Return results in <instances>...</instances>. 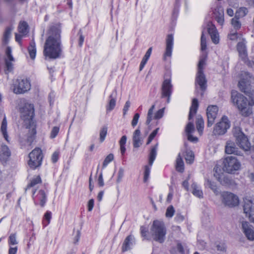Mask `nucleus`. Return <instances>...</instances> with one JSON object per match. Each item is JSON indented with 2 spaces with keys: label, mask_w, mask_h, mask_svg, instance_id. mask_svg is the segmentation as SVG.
Instances as JSON below:
<instances>
[{
  "label": "nucleus",
  "mask_w": 254,
  "mask_h": 254,
  "mask_svg": "<svg viewBox=\"0 0 254 254\" xmlns=\"http://www.w3.org/2000/svg\"><path fill=\"white\" fill-rule=\"evenodd\" d=\"M243 206L244 213L249 218L250 221L254 223V199L246 198Z\"/></svg>",
  "instance_id": "nucleus-13"
},
{
  "label": "nucleus",
  "mask_w": 254,
  "mask_h": 254,
  "mask_svg": "<svg viewBox=\"0 0 254 254\" xmlns=\"http://www.w3.org/2000/svg\"><path fill=\"white\" fill-rule=\"evenodd\" d=\"M196 128L199 132H201L204 127V120L201 115H198L196 121Z\"/></svg>",
  "instance_id": "nucleus-35"
},
{
  "label": "nucleus",
  "mask_w": 254,
  "mask_h": 254,
  "mask_svg": "<svg viewBox=\"0 0 254 254\" xmlns=\"http://www.w3.org/2000/svg\"><path fill=\"white\" fill-rule=\"evenodd\" d=\"M19 32L22 35H26L28 32V25L25 21L20 22L18 26Z\"/></svg>",
  "instance_id": "nucleus-32"
},
{
  "label": "nucleus",
  "mask_w": 254,
  "mask_h": 254,
  "mask_svg": "<svg viewBox=\"0 0 254 254\" xmlns=\"http://www.w3.org/2000/svg\"><path fill=\"white\" fill-rule=\"evenodd\" d=\"M58 159H59V154L58 153L56 152H55L52 156V162L54 163H56L58 160Z\"/></svg>",
  "instance_id": "nucleus-64"
},
{
  "label": "nucleus",
  "mask_w": 254,
  "mask_h": 254,
  "mask_svg": "<svg viewBox=\"0 0 254 254\" xmlns=\"http://www.w3.org/2000/svg\"><path fill=\"white\" fill-rule=\"evenodd\" d=\"M184 220V217L180 213H177L175 217V221L177 223H180Z\"/></svg>",
  "instance_id": "nucleus-58"
},
{
  "label": "nucleus",
  "mask_w": 254,
  "mask_h": 254,
  "mask_svg": "<svg viewBox=\"0 0 254 254\" xmlns=\"http://www.w3.org/2000/svg\"><path fill=\"white\" fill-rule=\"evenodd\" d=\"M228 38L231 41H236L238 38V33L236 32H231L228 35Z\"/></svg>",
  "instance_id": "nucleus-54"
},
{
  "label": "nucleus",
  "mask_w": 254,
  "mask_h": 254,
  "mask_svg": "<svg viewBox=\"0 0 254 254\" xmlns=\"http://www.w3.org/2000/svg\"><path fill=\"white\" fill-rule=\"evenodd\" d=\"M150 172V167L147 165L145 166L144 173V178H143L144 182L146 183L148 181L149 177Z\"/></svg>",
  "instance_id": "nucleus-48"
},
{
  "label": "nucleus",
  "mask_w": 254,
  "mask_h": 254,
  "mask_svg": "<svg viewBox=\"0 0 254 254\" xmlns=\"http://www.w3.org/2000/svg\"><path fill=\"white\" fill-rule=\"evenodd\" d=\"M187 136H188V139L190 141L192 142H197V141H198L197 137H196L195 136H193L191 134H187Z\"/></svg>",
  "instance_id": "nucleus-62"
},
{
  "label": "nucleus",
  "mask_w": 254,
  "mask_h": 254,
  "mask_svg": "<svg viewBox=\"0 0 254 254\" xmlns=\"http://www.w3.org/2000/svg\"><path fill=\"white\" fill-rule=\"evenodd\" d=\"M198 107V101L197 99L193 98L190 110L189 120L190 121L196 113Z\"/></svg>",
  "instance_id": "nucleus-25"
},
{
  "label": "nucleus",
  "mask_w": 254,
  "mask_h": 254,
  "mask_svg": "<svg viewBox=\"0 0 254 254\" xmlns=\"http://www.w3.org/2000/svg\"><path fill=\"white\" fill-rule=\"evenodd\" d=\"M231 102L240 111L243 116L248 117L252 113L248 106L254 105V99L252 96H231Z\"/></svg>",
  "instance_id": "nucleus-3"
},
{
  "label": "nucleus",
  "mask_w": 254,
  "mask_h": 254,
  "mask_svg": "<svg viewBox=\"0 0 254 254\" xmlns=\"http://www.w3.org/2000/svg\"><path fill=\"white\" fill-rule=\"evenodd\" d=\"M28 51L31 59L34 60L35 58L36 55V44L34 40H32L30 42L28 48Z\"/></svg>",
  "instance_id": "nucleus-27"
},
{
  "label": "nucleus",
  "mask_w": 254,
  "mask_h": 254,
  "mask_svg": "<svg viewBox=\"0 0 254 254\" xmlns=\"http://www.w3.org/2000/svg\"><path fill=\"white\" fill-rule=\"evenodd\" d=\"M175 209L173 205H170L166 209L165 215L167 218H172L175 213Z\"/></svg>",
  "instance_id": "nucleus-42"
},
{
  "label": "nucleus",
  "mask_w": 254,
  "mask_h": 254,
  "mask_svg": "<svg viewBox=\"0 0 254 254\" xmlns=\"http://www.w3.org/2000/svg\"><path fill=\"white\" fill-rule=\"evenodd\" d=\"M158 144L155 145L151 149L149 157V165L151 166L153 163L155 159L156 155H157V149Z\"/></svg>",
  "instance_id": "nucleus-28"
},
{
  "label": "nucleus",
  "mask_w": 254,
  "mask_h": 254,
  "mask_svg": "<svg viewBox=\"0 0 254 254\" xmlns=\"http://www.w3.org/2000/svg\"><path fill=\"white\" fill-rule=\"evenodd\" d=\"M185 131L187 134H191L194 131V127L192 122H190L187 125Z\"/></svg>",
  "instance_id": "nucleus-41"
},
{
  "label": "nucleus",
  "mask_w": 254,
  "mask_h": 254,
  "mask_svg": "<svg viewBox=\"0 0 254 254\" xmlns=\"http://www.w3.org/2000/svg\"><path fill=\"white\" fill-rule=\"evenodd\" d=\"M14 62L15 59L12 55L11 48L9 46L7 47L5 50V57L4 58L5 73L6 74L13 70V63Z\"/></svg>",
  "instance_id": "nucleus-15"
},
{
  "label": "nucleus",
  "mask_w": 254,
  "mask_h": 254,
  "mask_svg": "<svg viewBox=\"0 0 254 254\" xmlns=\"http://www.w3.org/2000/svg\"><path fill=\"white\" fill-rule=\"evenodd\" d=\"M249 10L247 7H241L239 8L235 13V16L239 18L245 17L248 13Z\"/></svg>",
  "instance_id": "nucleus-33"
},
{
  "label": "nucleus",
  "mask_w": 254,
  "mask_h": 254,
  "mask_svg": "<svg viewBox=\"0 0 254 254\" xmlns=\"http://www.w3.org/2000/svg\"><path fill=\"white\" fill-rule=\"evenodd\" d=\"M114 159V155L109 154L105 159L103 163V168L106 167L107 165Z\"/></svg>",
  "instance_id": "nucleus-45"
},
{
  "label": "nucleus",
  "mask_w": 254,
  "mask_h": 254,
  "mask_svg": "<svg viewBox=\"0 0 254 254\" xmlns=\"http://www.w3.org/2000/svg\"><path fill=\"white\" fill-rule=\"evenodd\" d=\"M30 89V81L27 77H18L13 84V92L16 94H25Z\"/></svg>",
  "instance_id": "nucleus-9"
},
{
  "label": "nucleus",
  "mask_w": 254,
  "mask_h": 254,
  "mask_svg": "<svg viewBox=\"0 0 254 254\" xmlns=\"http://www.w3.org/2000/svg\"><path fill=\"white\" fill-rule=\"evenodd\" d=\"M8 243L9 245H14L17 244L18 242L16 240V234H12L9 237Z\"/></svg>",
  "instance_id": "nucleus-50"
},
{
  "label": "nucleus",
  "mask_w": 254,
  "mask_h": 254,
  "mask_svg": "<svg viewBox=\"0 0 254 254\" xmlns=\"http://www.w3.org/2000/svg\"><path fill=\"white\" fill-rule=\"evenodd\" d=\"M191 188L192 189V193L196 197L199 198L203 197L202 191L199 189L197 184L193 183L191 184Z\"/></svg>",
  "instance_id": "nucleus-30"
},
{
  "label": "nucleus",
  "mask_w": 254,
  "mask_h": 254,
  "mask_svg": "<svg viewBox=\"0 0 254 254\" xmlns=\"http://www.w3.org/2000/svg\"><path fill=\"white\" fill-rule=\"evenodd\" d=\"M61 32V27L59 24H54L49 27L43 51L44 55L46 58L56 59L62 55Z\"/></svg>",
  "instance_id": "nucleus-1"
},
{
  "label": "nucleus",
  "mask_w": 254,
  "mask_h": 254,
  "mask_svg": "<svg viewBox=\"0 0 254 254\" xmlns=\"http://www.w3.org/2000/svg\"><path fill=\"white\" fill-rule=\"evenodd\" d=\"M139 118V114L138 113L135 114L131 121V125L132 127H134L137 125Z\"/></svg>",
  "instance_id": "nucleus-56"
},
{
  "label": "nucleus",
  "mask_w": 254,
  "mask_h": 254,
  "mask_svg": "<svg viewBox=\"0 0 254 254\" xmlns=\"http://www.w3.org/2000/svg\"><path fill=\"white\" fill-rule=\"evenodd\" d=\"M176 170L178 172L182 173L184 171V164L180 154H179L176 160Z\"/></svg>",
  "instance_id": "nucleus-31"
},
{
  "label": "nucleus",
  "mask_w": 254,
  "mask_h": 254,
  "mask_svg": "<svg viewBox=\"0 0 254 254\" xmlns=\"http://www.w3.org/2000/svg\"><path fill=\"white\" fill-rule=\"evenodd\" d=\"M41 179L39 176H37L36 178H34L31 181V182L28 185L27 188L25 189V191L29 189L30 188L33 187L35 186L36 184L41 183Z\"/></svg>",
  "instance_id": "nucleus-39"
},
{
  "label": "nucleus",
  "mask_w": 254,
  "mask_h": 254,
  "mask_svg": "<svg viewBox=\"0 0 254 254\" xmlns=\"http://www.w3.org/2000/svg\"><path fill=\"white\" fill-rule=\"evenodd\" d=\"M98 184L100 187H103L104 185L102 173H101L99 176L98 179Z\"/></svg>",
  "instance_id": "nucleus-63"
},
{
  "label": "nucleus",
  "mask_w": 254,
  "mask_h": 254,
  "mask_svg": "<svg viewBox=\"0 0 254 254\" xmlns=\"http://www.w3.org/2000/svg\"><path fill=\"white\" fill-rule=\"evenodd\" d=\"M218 111V108L216 105H209L208 106L206 110L207 126L208 127H211L214 124Z\"/></svg>",
  "instance_id": "nucleus-17"
},
{
  "label": "nucleus",
  "mask_w": 254,
  "mask_h": 254,
  "mask_svg": "<svg viewBox=\"0 0 254 254\" xmlns=\"http://www.w3.org/2000/svg\"><path fill=\"white\" fill-rule=\"evenodd\" d=\"M124 174V170L123 168H121L119 169L118 172V176L117 179V182L119 183L122 180Z\"/></svg>",
  "instance_id": "nucleus-57"
},
{
  "label": "nucleus",
  "mask_w": 254,
  "mask_h": 254,
  "mask_svg": "<svg viewBox=\"0 0 254 254\" xmlns=\"http://www.w3.org/2000/svg\"><path fill=\"white\" fill-rule=\"evenodd\" d=\"M194 154L191 151L186 152L185 159L187 163L191 164L194 161Z\"/></svg>",
  "instance_id": "nucleus-40"
},
{
  "label": "nucleus",
  "mask_w": 254,
  "mask_h": 254,
  "mask_svg": "<svg viewBox=\"0 0 254 254\" xmlns=\"http://www.w3.org/2000/svg\"><path fill=\"white\" fill-rule=\"evenodd\" d=\"M60 128L58 127H54L51 132L50 137L51 138H55L59 132Z\"/></svg>",
  "instance_id": "nucleus-51"
},
{
  "label": "nucleus",
  "mask_w": 254,
  "mask_h": 254,
  "mask_svg": "<svg viewBox=\"0 0 254 254\" xmlns=\"http://www.w3.org/2000/svg\"><path fill=\"white\" fill-rule=\"evenodd\" d=\"M135 239L133 236L129 235L126 237L122 245V250L123 252H126L131 249V247L134 243Z\"/></svg>",
  "instance_id": "nucleus-24"
},
{
  "label": "nucleus",
  "mask_w": 254,
  "mask_h": 254,
  "mask_svg": "<svg viewBox=\"0 0 254 254\" xmlns=\"http://www.w3.org/2000/svg\"><path fill=\"white\" fill-rule=\"evenodd\" d=\"M116 101V99L112 98L111 99L109 103V104L107 106V111H111L115 107Z\"/></svg>",
  "instance_id": "nucleus-47"
},
{
  "label": "nucleus",
  "mask_w": 254,
  "mask_h": 254,
  "mask_svg": "<svg viewBox=\"0 0 254 254\" xmlns=\"http://www.w3.org/2000/svg\"><path fill=\"white\" fill-rule=\"evenodd\" d=\"M140 131L138 128L136 129L133 135V145L134 148H138L142 144L141 140L140 138Z\"/></svg>",
  "instance_id": "nucleus-26"
},
{
  "label": "nucleus",
  "mask_w": 254,
  "mask_h": 254,
  "mask_svg": "<svg viewBox=\"0 0 254 254\" xmlns=\"http://www.w3.org/2000/svg\"><path fill=\"white\" fill-rule=\"evenodd\" d=\"M11 28L10 27H7L6 28L3 37V43L4 44H6L8 43L9 40L11 35Z\"/></svg>",
  "instance_id": "nucleus-36"
},
{
  "label": "nucleus",
  "mask_w": 254,
  "mask_h": 254,
  "mask_svg": "<svg viewBox=\"0 0 254 254\" xmlns=\"http://www.w3.org/2000/svg\"><path fill=\"white\" fill-rule=\"evenodd\" d=\"M153 115V111L149 109L147 113V120L146 121V124L149 125L152 121Z\"/></svg>",
  "instance_id": "nucleus-55"
},
{
  "label": "nucleus",
  "mask_w": 254,
  "mask_h": 254,
  "mask_svg": "<svg viewBox=\"0 0 254 254\" xmlns=\"http://www.w3.org/2000/svg\"><path fill=\"white\" fill-rule=\"evenodd\" d=\"M52 217V213L49 211H47L44 215L43 225L44 226H47L50 222Z\"/></svg>",
  "instance_id": "nucleus-38"
},
{
  "label": "nucleus",
  "mask_w": 254,
  "mask_h": 254,
  "mask_svg": "<svg viewBox=\"0 0 254 254\" xmlns=\"http://www.w3.org/2000/svg\"><path fill=\"white\" fill-rule=\"evenodd\" d=\"M164 108L159 110L155 114L154 118L155 119H160L163 117L164 115Z\"/></svg>",
  "instance_id": "nucleus-53"
},
{
  "label": "nucleus",
  "mask_w": 254,
  "mask_h": 254,
  "mask_svg": "<svg viewBox=\"0 0 254 254\" xmlns=\"http://www.w3.org/2000/svg\"><path fill=\"white\" fill-rule=\"evenodd\" d=\"M223 170L229 174H235L241 166L237 158L232 156L226 157L223 161Z\"/></svg>",
  "instance_id": "nucleus-10"
},
{
  "label": "nucleus",
  "mask_w": 254,
  "mask_h": 254,
  "mask_svg": "<svg viewBox=\"0 0 254 254\" xmlns=\"http://www.w3.org/2000/svg\"><path fill=\"white\" fill-rule=\"evenodd\" d=\"M39 192L42 196V198L40 200V205L42 207H43L45 205V204L47 200L46 194L45 191L42 190H40L39 191Z\"/></svg>",
  "instance_id": "nucleus-49"
},
{
  "label": "nucleus",
  "mask_w": 254,
  "mask_h": 254,
  "mask_svg": "<svg viewBox=\"0 0 254 254\" xmlns=\"http://www.w3.org/2000/svg\"><path fill=\"white\" fill-rule=\"evenodd\" d=\"M204 29H206L214 44H217L219 42V35L215 26L211 21H207L203 25V30L201 36L200 44L202 51L205 50L207 47L206 38L204 36Z\"/></svg>",
  "instance_id": "nucleus-6"
},
{
  "label": "nucleus",
  "mask_w": 254,
  "mask_h": 254,
  "mask_svg": "<svg viewBox=\"0 0 254 254\" xmlns=\"http://www.w3.org/2000/svg\"><path fill=\"white\" fill-rule=\"evenodd\" d=\"M222 196V201L226 205L233 207L239 204L238 196L231 192H224Z\"/></svg>",
  "instance_id": "nucleus-16"
},
{
  "label": "nucleus",
  "mask_w": 254,
  "mask_h": 254,
  "mask_svg": "<svg viewBox=\"0 0 254 254\" xmlns=\"http://www.w3.org/2000/svg\"><path fill=\"white\" fill-rule=\"evenodd\" d=\"M108 128L107 127H103L100 131V141L102 142L105 139L107 133Z\"/></svg>",
  "instance_id": "nucleus-43"
},
{
  "label": "nucleus",
  "mask_w": 254,
  "mask_h": 254,
  "mask_svg": "<svg viewBox=\"0 0 254 254\" xmlns=\"http://www.w3.org/2000/svg\"><path fill=\"white\" fill-rule=\"evenodd\" d=\"M206 185L214 192V193H216L217 192V187L214 182H211L209 180H207Z\"/></svg>",
  "instance_id": "nucleus-46"
},
{
  "label": "nucleus",
  "mask_w": 254,
  "mask_h": 254,
  "mask_svg": "<svg viewBox=\"0 0 254 254\" xmlns=\"http://www.w3.org/2000/svg\"><path fill=\"white\" fill-rule=\"evenodd\" d=\"M140 229L141 236L143 237L144 239L147 240H150V238L147 236L148 229L144 226H141Z\"/></svg>",
  "instance_id": "nucleus-44"
},
{
  "label": "nucleus",
  "mask_w": 254,
  "mask_h": 254,
  "mask_svg": "<svg viewBox=\"0 0 254 254\" xmlns=\"http://www.w3.org/2000/svg\"><path fill=\"white\" fill-rule=\"evenodd\" d=\"M217 250L218 251L225 252L227 250V247L225 243H220L216 245Z\"/></svg>",
  "instance_id": "nucleus-52"
},
{
  "label": "nucleus",
  "mask_w": 254,
  "mask_h": 254,
  "mask_svg": "<svg viewBox=\"0 0 254 254\" xmlns=\"http://www.w3.org/2000/svg\"><path fill=\"white\" fill-rule=\"evenodd\" d=\"M218 15H216L215 19L217 22L220 25H222L224 22V12L222 8L220 7L218 8ZM217 9H215L214 14L216 15Z\"/></svg>",
  "instance_id": "nucleus-29"
},
{
  "label": "nucleus",
  "mask_w": 254,
  "mask_h": 254,
  "mask_svg": "<svg viewBox=\"0 0 254 254\" xmlns=\"http://www.w3.org/2000/svg\"><path fill=\"white\" fill-rule=\"evenodd\" d=\"M170 76V71L165 74L166 78L162 84V95H171L172 93V85L171 83Z\"/></svg>",
  "instance_id": "nucleus-19"
},
{
  "label": "nucleus",
  "mask_w": 254,
  "mask_h": 254,
  "mask_svg": "<svg viewBox=\"0 0 254 254\" xmlns=\"http://www.w3.org/2000/svg\"><path fill=\"white\" fill-rule=\"evenodd\" d=\"M225 152L227 154H234L237 155L241 156L242 152L238 150L235 143L231 141H227L225 145Z\"/></svg>",
  "instance_id": "nucleus-20"
},
{
  "label": "nucleus",
  "mask_w": 254,
  "mask_h": 254,
  "mask_svg": "<svg viewBox=\"0 0 254 254\" xmlns=\"http://www.w3.org/2000/svg\"><path fill=\"white\" fill-rule=\"evenodd\" d=\"M149 59H146L144 57H143L142 61L140 63V65H139V70L141 71L143 69L144 66L147 63L148 60Z\"/></svg>",
  "instance_id": "nucleus-60"
},
{
  "label": "nucleus",
  "mask_w": 254,
  "mask_h": 254,
  "mask_svg": "<svg viewBox=\"0 0 254 254\" xmlns=\"http://www.w3.org/2000/svg\"><path fill=\"white\" fill-rule=\"evenodd\" d=\"M237 48L240 58L244 62H246L248 55L246 50V43L245 42L242 41L239 42L237 44Z\"/></svg>",
  "instance_id": "nucleus-23"
},
{
  "label": "nucleus",
  "mask_w": 254,
  "mask_h": 254,
  "mask_svg": "<svg viewBox=\"0 0 254 254\" xmlns=\"http://www.w3.org/2000/svg\"><path fill=\"white\" fill-rule=\"evenodd\" d=\"M11 152L8 146L5 144H1L0 146V160L1 162H6L10 156Z\"/></svg>",
  "instance_id": "nucleus-22"
},
{
  "label": "nucleus",
  "mask_w": 254,
  "mask_h": 254,
  "mask_svg": "<svg viewBox=\"0 0 254 254\" xmlns=\"http://www.w3.org/2000/svg\"><path fill=\"white\" fill-rule=\"evenodd\" d=\"M207 57V53L205 52H203L200 56L197 67V72L195 78L196 87L197 88H199L201 91H202L200 95H203V91L207 87V80L203 72V67Z\"/></svg>",
  "instance_id": "nucleus-4"
},
{
  "label": "nucleus",
  "mask_w": 254,
  "mask_h": 254,
  "mask_svg": "<svg viewBox=\"0 0 254 254\" xmlns=\"http://www.w3.org/2000/svg\"><path fill=\"white\" fill-rule=\"evenodd\" d=\"M7 128V121L6 117H4V118L2 120V123H1V126L0 127L1 131L3 135L4 138L5 139L8 141V134L6 131Z\"/></svg>",
  "instance_id": "nucleus-34"
},
{
  "label": "nucleus",
  "mask_w": 254,
  "mask_h": 254,
  "mask_svg": "<svg viewBox=\"0 0 254 254\" xmlns=\"http://www.w3.org/2000/svg\"><path fill=\"white\" fill-rule=\"evenodd\" d=\"M242 228L246 236L251 241L254 240V231L252 226L247 221H244L242 224Z\"/></svg>",
  "instance_id": "nucleus-21"
},
{
  "label": "nucleus",
  "mask_w": 254,
  "mask_h": 254,
  "mask_svg": "<svg viewBox=\"0 0 254 254\" xmlns=\"http://www.w3.org/2000/svg\"><path fill=\"white\" fill-rule=\"evenodd\" d=\"M215 172L214 173V177L223 186H229L233 184V180L227 175L224 174L219 169L220 172H218L215 168H214Z\"/></svg>",
  "instance_id": "nucleus-18"
},
{
  "label": "nucleus",
  "mask_w": 254,
  "mask_h": 254,
  "mask_svg": "<svg viewBox=\"0 0 254 254\" xmlns=\"http://www.w3.org/2000/svg\"><path fill=\"white\" fill-rule=\"evenodd\" d=\"M233 133L236 138L238 145L245 151H248L251 149V143L247 136L242 131L239 127H235L233 128Z\"/></svg>",
  "instance_id": "nucleus-8"
},
{
  "label": "nucleus",
  "mask_w": 254,
  "mask_h": 254,
  "mask_svg": "<svg viewBox=\"0 0 254 254\" xmlns=\"http://www.w3.org/2000/svg\"><path fill=\"white\" fill-rule=\"evenodd\" d=\"M167 233L164 223L160 220H154L150 228V234L154 241L163 243Z\"/></svg>",
  "instance_id": "nucleus-7"
},
{
  "label": "nucleus",
  "mask_w": 254,
  "mask_h": 254,
  "mask_svg": "<svg viewBox=\"0 0 254 254\" xmlns=\"http://www.w3.org/2000/svg\"><path fill=\"white\" fill-rule=\"evenodd\" d=\"M230 127V123L228 118L224 116L222 117L221 121L215 125L213 133L215 135H223L227 132Z\"/></svg>",
  "instance_id": "nucleus-12"
},
{
  "label": "nucleus",
  "mask_w": 254,
  "mask_h": 254,
  "mask_svg": "<svg viewBox=\"0 0 254 254\" xmlns=\"http://www.w3.org/2000/svg\"><path fill=\"white\" fill-rule=\"evenodd\" d=\"M94 200L93 199H90L88 202V210L91 211L94 207Z\"/></svg>",
  "instance_id": "nucleus-61"
},
{
  "label": "nucleus",
  "mask_w": 254,
  "mask_h": 254,
  "mask_svg": "<svg viewBox=\"0 0 254 254\" xmlns=\"http://www.w3.org/2000/svg\"><path fill=\"white\" fill-rule=\"evenodd\" d=\"M239 19V18L235 16V17L231 19V24L236 30H239L241 27V23Z\"/></svg>",
  "instance_id": "nucleus-37"
},
{
  "label": "nucleus",
  "mask_w": 254,
  "mask_h": 254,
  "mask_svg": "<svg viewBox=\"0 0 254 254\" xmlns=\"http://www.w3.org/2000/svg\"><path fill=\"white\" fill-rule=\"evenodd\" d=\"M174 46V36L170 34L167 35L166 40L165 51L163 55V60L165 61L171 58Z\"/></svg>",
  "instance_id": "nucleus-14"
},
{
  "label": "nucleus",
  "mask_w": 254,
  "mask_h": 254,
  "mask_svg": "<svg viewBox=\"0 0 254 254\" xmlns=\"http://www.w3.org/2000/svg\"><path fill=\"white\" fill-rule=\"evenodd\" d=\"M43 154L40 148H36L29 154L28 164L30 168L35 169L41 166L43 160Z\"/></svg>",
  "instance_id": "nucleus-11"
},
{
  "label": "nucleus",
  "mask_w": 254,
  "mask_h": 254,
  "mask_svg": "<svg viewBox=\"0 0 254 254\" xmlns=\"http://www.w3.org/2000/svg\"><path fill=\"white\" fill-rule=\"evenodd\" d=\"M18 106L19 107L20 118L25 123L26 128L29 129L27 141L31 144L35 139L37 132L36 124L33 121L35 116L34 105L26 102L23 99H21L18 103Z\"/></svg>",
  "instance_id": "nucleus-2"
},
{
  "label": "nucleus",
  "mask_w": 254,
  "mask_h": 254,
  "mask_svg": "<svg viewBox=\"0 0 254 254\" xmlns=\"http://www.w3.org/2000/svg\"><path fill=\"white\" fill-rule=\"evenodd\" d=\"M130 106V102L129 101H127L123 108V116H125L128 110V109Z\"/></svg>",
  "instance_id": "nucleus-59"
},
{
  "label": "nucleus",
  "mask_w": 254,
  "mask_h": 254,
  "mask_svg": "<svg viewBox=\"0 0 254 254\" xmlns=\"http://www.w3.org/2000/svg\"><path fill=\"white\" fill-rule=\"evenodd\" d=\"M238 86L247 95H254V87L252 85L254 81L253 76L248 72L242 71L239 74Z\"/></svg>",
  "instance_id": "nucleus-5"
}]
</instances>
